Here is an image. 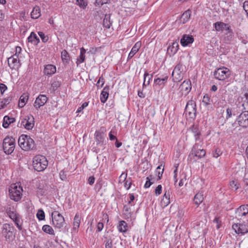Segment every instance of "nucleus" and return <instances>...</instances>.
<instances>
[{
  "label": "nucleus",
  "mask_w": 248,
  "mask_h": 248,
  "mask_svg": "<svg viewBox=\"0 0 248 248\" xmlns=\"http://www.w3.org/2000/svg\"><path fill=\"white\" fill-rule=\"evenodd\" d=\"M8 63L12 69H18L20 66L18 56L16 54H14L8 59Z\"/></svg>",
  "instance_id": "obj_12"
},
{
  "label": "nucleus",
  "mask_w": 248,
  "mask_h": 248,
  "mask_svg": "<svg viewBox=\"0 0 248 248\" xmlns=\"http://www.w3.org/2000/svg\"><path fill=\"white\" fill-rule=\"evenodd\" d=\"M18 143L20 148L24 151L32 150L35 148L33 140L26 135H22L19 137Z\"/></svg>",
  "instance_id": "obj_1"
},
{
  "label": "nucleus",
  "mask_w": 248,
  "mask_h": 248,
  "mask_svg": "<svg viewBox=\"0 0 248 248\" xmlns=\"http://www.w3.org/2000/svg\"><path fill=\"white\" fill-rule=\"evenodd\" d=\"M31 17L33 19H37L41 16V10L39 6H35L31 14Z\"/></svg>",
  "instance_id": "obj_25"
},
{
  "label": "nucleus",
  "mask_w": 248,
  "mask_h": 248,
  "mask_svg": "<svg viewBox=\"0 0 248 248\" xmlns=\"http://www.w3.org/2000/svg\"><path fill=\"white\" fill-rule=\"evenodd\" d=\"M53 225L58 229L62 228L65 224L64 217L57 211H54L51 214Z\"/></svg>",
  "instance_id": "obj_6"
},
{
  "label": "nucleus",
  "mask_w": 248,
  "mask_h": 248,
  "mask_svg": "<svg viewBox=\"0 0 248 248\" xmlns=\"http://www.w3.org/2000/svg\"><path fill=\"white\" fill-rule=\"evenodd\" d=\"M203 200V194L201 193H198L194 198V203L196 205H199L202 202Z\"/></svg>",
  "instance_id": "obj_34"
},
{
  "label": "nucleus",
  "mask_w": 248,
  "mask_h": 248,
  "mask_svg": "<svg viewBox=\"0 0 248 248\" xmlns=\"http://www.w3.org/2000/svg\"><path fill=\"white\" fill-rule=\"evenodd\" d=\"M230 186L231 188L234 190H237L239 187L238 183L236 181H232L230 183Z\"/></svg>",
  "instance_id": "obj_47"
},
{
  "label": "nucleus",
  "mask_w": 248,
  "mask_h": 248,
  "mask_svg": "<svg viewBox=\"0 0 248 248\" xmlns=\"http://www.w3.org/2000/svg\"><path fill=\"white\" fill-rule=\"evenodd\" d=\"M141 46V42H137L132 48L130 53L128 55V59L132 58L134 55L139 51Z\"/></svg>",
  "instance_id": "obj_23"
},
{
  "label": "nucleus",
  "mask_w": 248,
  "mask_h": 248,
  "mask_svg": "<svg viewBox=\"0 0 248 248\" xmlns=\"http://www.w3.org/2000/svg\"><path fill=\"white\" fill-rule=\"evenodd\" d=\"M38 33V35H39V36L40 37V38H41L42 41L43 42L46 43L48 41V36H46L43 32L39 31Z\"/></svg>",
  "instance_id": "obj_48"
},
{
  "label": "nucleus",
  "mask_w": 248,
  "mask_h": 248,
  "mask_svg": "<svg viewBox=\"0 0 248 248\" xmlns=\"http://www.w3.org/2000/svg\"><path fill=\"white\" fill-rule=\"evenodd\" d=\"M48 165V161L45 156L37 155L32 160V166L34 169L37 171L44 170Z\"/></svg>",
  "instance_id": "obj_2"
},
{
  "label": "nucleus",
  "mask_w": 248,
  "mask_h": 248,
  "mask_svg": "<svg viewBox=\"0 0 248 248\" xmlns=\"http://www.w3.org/2000/svg\"><path fill=\"white\" fill-rule=\"evenodd\" d=\"M77 2H78V4L83 8L87 6V3L83 1V0H77Z\"/></svg>",
  "instance_id": "obj_61"
},
{
  "label": "nucleus",
  "mask_w": 248,
  "mask_h": 248,
  "mask_svg": "<svg viewBox=\"0 0 248 248\" xmlns=\"http://www.w3.org/2000/svg\"><path fill=\"white\" fill-rule=\"evenodd\" d=\"M28 98L29 96L27 94L24 93L22 94L19 98L18 102L19 107L23 108L25 105L26 103L27 102Z\"/></svg>",
  "instance_id": "obj_32"
},
{
  "label": "nucleus",
  "mask_w": 248,
  "mask_h": 248,
  "mask_svg": "<svg viewBox=\"0 0 248 248\" xmlns=\"http://www.w3.org/2000/svg\"><path fill=\"white\" fill-rule=\"evenodd\" d=\"M191 15V11L189 10L186 11L181 16V17L180 18V22L185 24L186 22H187Z\"/></svg>",
  "instance_id": "obj_24"
},
{
  "label": "nucleus",
  "mask_w": 248,
  "mask_h": 248,
  "mask_svg": "<svg viewBox=\"0 0 248 248\" xmlns=\"http://www.w3.org/2000/svg\"><path fill=\"white\" fill-rule=\"evenodd\" d=\"M162 192V186L161 185H159L156 187L155 189V194L156 196L160 195Z\"/></svg>",
  "instance_id": "obj_54"
},
{
  "label": "nucleus",
  "mask_w": 248,
  "mask_h": 248,
  "mask_svg": "<svg viewBox=\"0 0 248 248\" xmlns=\"http://www.w3.org/2000/svg\"><path fill=\"white\" fill-rule=\"evenodd\" d=\"M164 166H162V165L158 166L156 170H155V174L158 176V179H161L163 173L164 172Z\"/></svg>",
  "instance_id": "obj_40"
},
{
  "label": "nucleus",
  "mask_w": 248,
  "mask_h": 248,
  "mask_svg": "<svg viewBox=\"0 0 248 248\" xmlns=\"http://www.w3.org/2000/svg\"><path fill=\"white\" fill-rule=\"evenodd\" d=\"M14 230V227L9 224L5 223L2 226V234L9 243L12 242L15 238Z\"/></svg>",
  "instance_id": "obj_5"
},
{
  "label": "nucleus",
  "mask_w": 248,
  "mask_h": 248,
  "mask_svg": "<svg viewBox=\"0 0 248 248\" xmlns=\"http://www.w3.org/2000/svg\"><path fill=\"white\" fill-rule=\"evenodd\" d=\"M232 228L236 233L241 235L248 232V226L245 224L235 223L232 225Z\"/></svg>",
  "instance_id": "obj_13"
},
{
  "label": "nucleus",
  "mask_w": 248,
  "mask_h": 248,
  "mask_svg": "<svg viewBox=\"0 0 248 248\" xmlns=\"http://www.w3.org/2000/svg\"><path fill=\"white\" fill-rule=\"evenodd\" d=\"M185 112L186 115H188L190 118L195 119L196 117V104L194 101L190 100L187 102L185 108Z\"/></svg>",
  "instance_id": "obj_8"
},
{
  "label": "nucleus",
  "mask_w": 248,
  "mask_h": 248,
  "mask_svg": "<svg viewBox=\"0 0 248 248\" xmlns=\"http://www.w3.org/2000/svg\"><path fill=\"white\" fill-rule=\"evenodd\" d=\"M194 42V38L191 35L184 34L183 35L180 43L183 46H186L192 44Z\"/></svg>",
  "instance_id": "obj_17"
},
{
  "label": "nucleus",
  "mask_w": 248,
  "mask_h": 248,
  "mask_svg": "<svg viewBox=\"0 0 248 248\" xmlns=\"http://www.w3.org/2000/svg\"><path fill=\"white\" fill-rule=\"evenodd\" d=\"M88 105V102H84L82 104L81 107H79L77 110V113H79L82 111V110Z\"/></svg>",
  "instance_id": "obj_52"
},
{
  "label": "nucleus",
  "mask_w": 248,
  "mask_h": 248,
  "mask_svg": "<svg viewBox=\"0 0 248 248\" xmlns=\"http://www.w3.org/2000/svg\"><path fill=\"white\" fill-rule=\"evenodd\" d=\"M2 148L6 155H11L15 148V139L12 137H6L3 140Z\"/></svg>",
  "instance_id": "obj_4"
},
{
  "label": "nucleus",
  "mask_w": 248,
  "mask_h": 248,
  "mask_svg": "<svg viewBox=\"0 0 248 248\" xmlns=\"http://www.w3.org/2000/svg\"><path fill=\"white\" fill-rule=\"evenodd\" d=\"M28 41L34 45H37L40 42V39L37 35L34 32H31L30 35L28 38Z\"/></svg>",
  "instance_id": "obj_26"
},
{
  "label": "nucleus",
  "mask_w": 248,
  "mask_h": 248,
  "mask_svg": "<svg viewBox=\"0 0 248 248\" xmlns=\"http://www.w3.org/2000/svg\"><path fill=\"white\" fill-rule=\"evenodd\" d=\"M205 150L199 149V144L196 143L194 145H193L192 150L189 155L188 157L190 159H194V157H197L198 158L200 159L205 156Z\"/></svg>",
  "instance_id": "obj_9"
},
{
  "label": "nucleus",
  "mask_w": 248,
  "mask_h": 248,
  "mask_svg": "<svg viewBox=\"0 0 248 248\" xmlns=\"http://www.w3.org/2000/svg\"><path fill=\"white\" fill-rule=\"evenodd\" d=\"M104 227V224L102 222H99L98 223L97 228V231L100 232L102 230L103 228Z\"/></svg>",
  "instance_id": "obj_63"
},
{
  "label": "nucleus",
  "mask_w": 248,
  "mask_h": 248,
  "mask_svg": "<svg viewBox=\"0 0 248 248\" xmlns=\"http://www.w3.org/2000/svg\"><path fill=\"white\" fill-rule=\"evenodd\" d=\"M244 182L245 185L246 190L248 191V178L247 175H245Z\"/></svg>",
  "instance_id": "obj_62"
},
{
  "label": "nucleus",
  "mask_w": 248,
  "mask_h": 248,
  "mask_svg": "<svg viewBox=\"0 0 248 248\" xmlns=\"http://www.w3.org/2000/svg\"><path fill=\"white\" fill-rule=\"evenodd\" d=\"M22 187L16 184H12L9 188V196L11 199L17 202L19 201L22 196Z\"/></svg>",
  "instance_id": "obj_3"
},
{
  "label": "nucleus",
  "mask_w": 248,
  "mask_h": 248,
  "mask_svg": "<svg viewBox=\"0 0 248 248\" xmlns=\"http://www.w3.org/2000/svg\"><path fill=\"white\" fill-rule=\"evenodd\" d=\"M231 75V71L224 67L218 68L214 73V76L216 79L222 81L229 78Z\"/></svg>",
  "instance_id": "obj_7"
},
{
  "label": "nucleus",
  "mask_w": 248,
  "mask_h": 248,
  "mask_svg": "<svg viewBox=\"0 0 248 248\" xmlns=\"http://www.w3.org/2000/svg\"><path fill=\"white\" fill-rule=\"evenodd\" d=\"M46 101V96L43 94H40L36 98L34 103V106L36 108L38 109L41 106H44Z\"/></svg>",
  "instance_id": "obj_16"
},
{
  "label": "nucleus",
  "mask_w": 248,
  "mask_h": 248,
  "mask_svg": "<svg viewBox=\"0 0 248 248\" xmlns=\"http://www.w3.org/2000/svg\"><path fill=\"white\" fill-rule=\"evenodd\" d=\"M168 78V76H165L164 78H157L156 79H155L154 80V83L156 84H157L159 86L160 85H164L166 82H167Z\"/></svg>",
  "instance_id": "obj_37"
},
{
  "label": "nucleus",
  "mask_w": 248,
  "mask_h": 248,
  "mask_svg": "<svg viewBox=\"0 0 248 248\" xmlns=\"http://www.w3.org/2000/svg\"><path fill=\"white\" fill-rule=\"evenodd\" d=\"M248 214V204L243 205L238 207L236 211V217L241 219L243 217Z\"/></svg>",
  "instance_id": "obj_15"
},
{
  "label": "nucleus",
  "mask_w": 248,
  "mask_h": 248,
  "mask_svg": "<svg viewBox=\"0 0 248 248\" xmlns=\"http://www.w3.org/2000/svg\"><path fill=\"white\" fill-rule=\"evenodd\" d=\"M237 121L240 126L244 128L248 127V110L243 111L238 117Z\"/></svg>",
  "instance_id": "obj_11"
},
{
  "label": "nucleus",
  "mask_w": 248,
  "mask_h": 248,
  "mask_svg": "<svg viewBox=\"0 0 248 248\" xmlns=\"http://www.w3.org/2000/svg\"><path fill=\"white\" fill-rule=\"evenodd\" d=\"M108 0H96L95 4L98 6H101L104 4L107 3Z\"/></svg>",
  "instance_id": "obj_56"
},
{
  "label": "nucleus",
  "mask_w": 248,
  "mask_h": 248,
  "mask_svg": "<svg viewBox=\"0 0 248 248\" xmlns=\"http://www.w3.org/2000/svg\"><path fill=\"white\" fill-rule=\"evenodd\" d=\"M190 129L194 134V137L195 138V140L197 141L199 139L201 135L198 127L193 124L190 127Z\"/></svg>",
  "instance_id": "obj_31"
},
{
  "label": "nucleus",
  "mask_w": 248,
  "mask_h": 248,
  "mask_svg": "<svg viewBox=\"0 0 248 248\" xmlns=\"http://www.w3.org/2000/svg\"><path fill=\"white\" fill-rule=\"evenodd\" d=\"M131 178H128L124 182V186L126 188V189H129L131 186Z\"/></svg>",
  "instance_id": "obj_50"
},
{
  "label": "nucleus",
  "mask_w": 248,
  "mask_h": 248,
  "mask_svg": "<svg viewBox=\"0 0 248 248\" xmlns=\"http://www.w3.org/2000/svg\"><path fill=\"white\" fill-rule=\"evenodd\" d=\"M227 24L221 22H217L214 24L215 28L217 31H222Z\"/></svg>",
  "instance_id": "obj_35"
},
{
  "label": "nucleus",
  "mask_w": 248,
  "mask_h": 248,
  "mask_svg": "<svg viewBox=\"0 0 248 248\" xmlns=\"http://www.w3.org/2000/svg\"><path fill=\"white\" fill-rule=\"evenodd\" d=\"M60 177L62 180H65L67 178L66 174L63 170H61L60 172Z\"/></svg>",
  "instance_id": "obj_58"
},
{
  "label": "nucleus",
  "mask_w": 248,
  "mask_h": 248,
  "mask_svg": "<svg viewBox=\"0 0 248 248\" xmlns=\"http://www.w3.org/2000/svg\"><path fill=\"white\" fill-rule=\"evenodd\" d=\"M12 97L11 96H9L6 98L3 99L2 100L0 101L2 103V106H3V108H4L11 101Z\"/></svg>",
  "instance_id": "obj_45"
},
{
  "label": "nucleus",
  "mask_w": 248,
  "mask_h": 248,
  "mask_svg": "<svg viewBox=\"0 0 248 248\" xmlns=\"http://www.w3.org/2000/svg\"><path fill=\"white\" fill-rule=\"evenodd\" d=\"M34 124V118L32 115L26 116L21 119L20 126H23L28 130L31 129Z\"/></svg>",
  "instance_id": "obj_10"
},
{
  "label": "nucleus",
  "mask_w": 248,
  "mask_h": 248,
  "mask_svg": "<svg viewBox=\"0 0 248 248\" xmlns=\"http://www.w3.org/2000/svg\"><path fill=\"white\" fill-rule=\"evenodd\" d=\"M202 102L205 104V106H208L210 104V97L208 94H206L204 95Z\"/></svg>",
  "instance_id": "obj_44"
},
{
  "label": "nucleus",
  "mask_w": 248,
  "mask_h": 248,
  "mask_svg": "<svg viewBox=\"0 0 248 248\" xmlns=\"http://www.w3.org/2000/svg\"><path fill=\"white\" fill-rule=\"evenodd\" d=\"M153 77L152 75H150L147 72H145L144 74V81L143 86H147L149 85L150 81Z\"/></svg>",
  "instance_id": "obj_36"
},
{
  "label": "nucleus",
  "mask_w": 248,
  "mask_h": 248,
  "mask_svg": "<svg viewBox=\"0 0 248 248\" xmlns=\"http://www.w3.org/2000/svg\"><path fill=\"white\" fill-rule=\"evenodd\" d=\"M105 131V127H101L99 130L95 132L94 137L97 144L104 142L105 140L104 133Z\"/></svg>",
  "instance_id": "obj_14"
},
{
  "label": "nucleus",
  "mask_w": 248,
  "mask_h": 248,
  "mask_svg": "<svg viewBox=\"0 0 248 248\" xmlns=\"http://www.w3.org/2000/svg\"><path fill=\"white\" fill-rule=\"evenodd\" d=\"M94 177L93 176H90L88 179V183L90 185H92L94 183Z\"/></svg>",
  "instance_id": "obj_64"
},
{
  "label": "nucleus",
  "mask_w": 248,
  "mask_h": 248,
  "mask_svg": "<svg viewBox=\"0 0 248 248\" xmlns=\"http://www.w3.org/2000/svg\"><path fill=\"white\" fill-rule=\"evenodd\" d=\"M180 91L186 92V94L188 93L191 89V82L189 80L184 81L179 87Z\"/></svg>",
  "instance_id": "obj_18"
},
{
  "label": "nucleus",
  "mask_w": 248,
  "mask_h": 248,
  "mask_svg": "<svg viewBox=\"0 0 248 248\" xmlns=\"http://www.w3.org/2000/svg\"><path fill=\"white\" fill-rule=\"evenodd\" d=\"M9 217L15 222V223L18 227V222L19 221V217L18 214L16 212L10 211L8 213Z\"/></svg>",
  "instance_id": "obj_33"
},
{
  "label": "nucleus",
  "mask_w": 248,
  "mask_h": 248,
  "mask_svg": "<svg viewBox=\"0 0 248 248\" xmlns=\"http://www.w3.org/2000/svg\"><path fill=\"white\" fill-rule=\"evenodd\" d=\"M56 72V67L52 64H48L45 66L44 70L45 74L46 75H51Z\"/></svg>",
  "instance_id": "obj_22"
},
{
  "label": "nucleus",
  "mask_w": 248,
  "mask_h": 248,
  "mask_svg": "<svg viewBox=\"0 0 248 248\" xmlns=\"http://www.w3.org/2000/svg\"><path fill=\"white\" fill-rule=\"evenodd\" d=\"M127 178V173L123 172L120 176L119 177V182L123 183L125 182Z\"/></svg>",
  "instance_id": "obj_49"
},
{
  "label": "nucleus",
  "mask_w": 248,
  "mask_h": 248,
  "mask_svg": "<svg viewBox=\"0 0 248 248\" xmlns=\"http://www.w3.org/2000/svg\"><path fill=\"white\" fill-rule=\"evenodd\" d=\"M179 49V44L178 42H173L172 45L168 48V53L170 55H174Z\"/></svg>",
  "instance_id": "obj_20"
},
{
  "label": "nucleus",
  "mask_w": 248,
  "mask_h": 248,
  "mask_svg": "<svg viewBox=\"0 0 248 248\" xmlns=\"http://www.w3.org/2000/svg\"><path fill=\"white\" fill-rule=\"evenodd\" d=\"M81 217L80 215L77 213L74 217L73 221V230L77 231L79 227L80 223Z\"/></svg>",
  "instance_id": "obj_30"
},
{
  "label": "nucleus",
  "mask_w": 248,
  "mask_h": 248,
  "mask_svg": "<svg viewBox=\"0 0 248 248\" xmlns=\"http://www.w3.org/2000/svg\"><path fill=\"white\" fill-rule=\"evenodd\" d=\"M106 248H112V242L111 239H108L105 243Z\"/></svg>",
  "instance_id": "obj_57"
},
{
  "label": "nucleus",
  "mask_w": 248,
  "mask_h": 248,
  "mask_svg": "<svg viewBox=\"0 0 248 248\" xmlns=\"http://www.w3.org/2000/svg\"><path fill=\"white\" fill-rule=\"evenodd\" d=\"M42 230L46 233L51 235L54 234V231L53 228L48 225H45L42 227Z\"/></svg>",
  "instance_id": "obj_39"
},
{
  "label": "nucleus",
  "mask_w": 248,
  "mask_h": 248,
  "mask_svg": "<svg viewBox=\"0 0 248 248\" xmlns=\"http://www.w3.org/2000/svg\"><path fill=\"white\" fill-rule=\"evenodd\" d=\"M105 83V79L103 78V76H101L96 83V86L98 88H102L104 85Z\"/></svg>",
  "instance_id": "obj_46"
},
{
  "label": "nucleus",
  "mask_w": 248,
  "mask_h": 248,
  "mask_svg": "<svg viewBox=\"0 0 248 248\" xmlns=\"http://www.w3.org/2000/svg\"><path fill=\"white\" fill-rule=\"evenodd\" d=\"M112 23V21L110 19V15H106L103 21V26L107 29H109Z\"/></svg>",
  "instance_id": "obj_29"
},
{
  "label": "nucleus",
  "mask_w": 248,
  "mask_h": 248,
  "mask_svg": "<svg viewBox=\"0 0 248 248\" xmlns=\"http://www.w3.org/2000/svg\"><path fill=\"white\" fill-rule=\"evenodd\" d=\"M109 90V87L106 85L103 89L100 94V101L102 103H105L108 97V92Z\"/></svg>",
  "instance_id": "obj_19"
},
{
  "label": "nucleus",
  "mask_w": 248,
  "mask_h": 248,
  "mask_svg": "<svg viewBox=\"0 0 248 248\" xmlns=\"http://www.w3.org/2000/svg\"><path fill=\"white\" fill-rule=\"evenodd\" d=\"M243 8L246 12L247 16H248V1H246L244 2Z\"/></svg>",
  "instance_id": "obj_59"
},
{
  "label": "nucleus",
  "mask_w": 248,
  "mask_h": 248,
  "mask_svg": "<svg viewBox=\"0 0 248 248\" xmlns=\"http://www.w3.org/2000/svg\"><path fill=\"white\" fill-rule=\"evenodd\" d=\"M7 89L6 86L3 83H0V90L1 93H3Z\"/></svg>",
  "instance_id": "obj_60"
},
{
  "label": "nucleus",
  "mask_w": 248,
  "mask_h": 248,
  "mask_svg": "<svg viewBox=\"0 0 248 248\" xmlns=\"http://www.w3.org/2000/svg\"><path fill=\"white\" fill-rule=\"evenodd\" d=\"M16 120L14 118L5 116L3 118L2 126L4 128H7L8 127L10 124L13 123Z\"/></svg>",
  "instance_id": "obj_28"
},
{
  "label": "nucleus",
  "mask_w": 248,
  "mask_h": 248,
  "mask_svg": "<svg viewBox=\"0 0 248 248\" xmlns=\"http://www.w3.org/2000/svg\"><path fill=\"white\" fill-rule=\"evenodd\" d=\"M170 203V195L169 192H165L161 201V205L164 208L168 206Z\"/></svg>",
  "instance_id": "obj_21"
},
{
  "label": "nucleus",
  "mask_w": 248,
  "mask_h": 248,
  "mask_svg": "<svg viewBox=\"0 0 248 248\" xmlns=\"http://www.w3.org/2000/svg\"><path fill=\"white\" fill-rule=\"evenodd\" d=\"M80 55L79 57L77 59L76 63L78 66L79 64L85 61V53L86 52V49L83 47H81L80 49Z\"/></svg>",
  "instance_id": "obj_27"
},
{
  "label": "nucleus",
  "mask_w": 248,
  "mask_h": 248,
  "mask_svg": "<svg viewBox=\"0 0 248 248\" xmlns=\"http://www.w3.org/2000/svg\"><path fill=\"white\" fill-rule=\"evenodd\" d=\"M118 230L120 232H125L127 231V225L126 223L124 221L122 220L120 221L119 225L118 227Z\"/></svg>",
  "instance_id": "obj_38"
},
{
  "label": "nucleus",
  "mask_w": 248,
  "mask_h": 248,
  "mask_svg": "<svg viewBox=\"0 0 248 248\" xmlns=\"http://www.w3.org/2000/svg\"><path fill=\"white\" fill-rule=\"evenodd\" d=\"M36 216L39 220H43L45 219V215L43 210L42 209L38 210Z\"/></svg>",
  "instance_id": "obj_43"
},
{
  "label": "nucleus",
  "mask_w": 248,
  "mask_h": 248,
  "mask_svg": "<svg viewBox=\"0 0 248 248\" xmlns=\"http://www.w3.org/2000/svg\"><path fill=\"white\" fill-rule=\"evenodd\" d=\"M222 154V152L218 149H216L213 153V156L215 158H217Z\"/></svg>",
  "instance_id": "obj_51"
},
{
  "label": "nucleus",
  "mask_w": 248,
  "mask_h": 248,
  "mask_svg": "<svg viewBox=\"0 0 248 248\" xmlns=\"http://www.w3.org/2000/svg\"><path fill=\"white\" fill-rule=\"evenodd\" d=\"M124 215L127 218L131 217V209L127 205H124Z\"/></svg>",
  "instance_id": "obj_42"
},
{
  "label": "nucleus",
  "mask_w": 248,
  "mask_h": 248,
  "mask_svg": "<svg viewBox=\"0 0 248 248\" xmlns=\"http://www.w3.org/2000/svg\"><path fill=\"white\" fill-rule=\"evenodd\" d=\"M60 83L59 81H55L51 84V87L52 88V90L53 91L56 90L59 86H60Z\"/></svg>",
  "instance_id": "obj_53"
},
{
  "label": "nucleus",
  "mask_w": 248,
  "mask_h": 248,
  "mask_svg": "<svg viewBox=\"0 0 248 248\" xmlns=\"http://www.w3.org/2000/svg\"><path fill=\"white\" fill-rule=\"evenodd\" d=\"M151 179L150 178V177H147L146 178L147 181L144 185L145 188H149L152 185L153 183L151 182Z\"/></svg>",
  "instance_id": "obj_55"
},
{
  "label": "nucleus",
  "mask_w": 248,
  "mask_h": 248,
  "mask_svg": "<svg viewBox=\"0 0 248 248\" xmlns=\"http://www.w3.org/2000/svg\"><path fill=\"white\" fill-rule=\"evenodd\" d=\"M61 58L63 62H67L69 59V56L66 50H63L61 53Z\"/></svg>",
  "instance_id": "obj_41"
}]
</instances>
